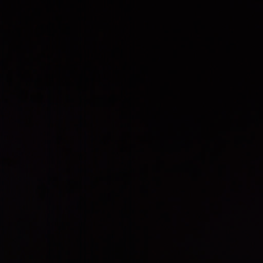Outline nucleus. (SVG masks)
Listing matches in <instances>:
<instances>
[{"mask_svg":"<svg viewBox=\"0 0 263 263\" xmlns=\"http://www.w3.org/2000/svg\"><path fill=\"white\" fill-rule=\"evenodd\" d=\"M177 209L179 212H180L181 211V207L180 205L177 206Z\"/></svg>","mask_w":263,"mask_h":263,"instance_id":"1","label":"nucleus"},{"mask_svg":"<svg viewBox=\"0 0 263 263\" xmlns=\"http://www.w3.org/2000/svg\"><path fill=\"white\" fill-rule=\"evenodd\" d=\"M177 201H178V202H180L181 201V198L180 197H177Z\"/></svg>","mask_w":263,"mask_h":263,"instance_id":"2","label":"nucleus"}]
</instances>
